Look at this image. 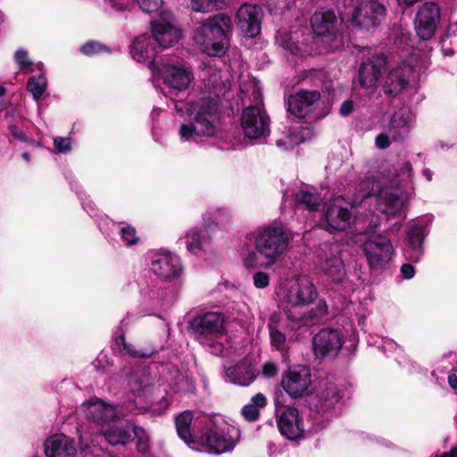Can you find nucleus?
Listing matches in <instances>:
<instances>
[{"mask_svg":"<svg viewBox=\"0 0 457 457\" xmlns=\"http://www.w3.org/2000/svg\"><path fill=\"white\" fill-rule=\"evenodd\" d=\"M253 247L245 246L242 262L245 269H269L278 262L287 252L290 235L280 225H266L257 228L246 236Z\"/></svg>","mask_w":457,"mask_h":457,"instance_id":"obj_1","label":"nucleus"},{"mask_svg":"<svg viewBox=\"0 0 457 457\" xmlns=\"http://www.w3.org/2000/svg\"><path fill=\"white\" fill-rule=\"evenodd\" d=\"M174 109L191 119L179 127L180 142H196L199 137H213L219 131V97L216 93L213 96H202L187 104L174 102Z\"/></svg>","mask_w":457,"mask_h":457,"instance_id":"obj_2","label":"nucleus"},{"mask_svg":"<svg viewBox=\"0 0 457 457\" xmlns=\"http://www.w3.org/2000/svg\"><path fill=\"white\" fill-rule=\"evenodd\" d=\"M232 19L220 12L208 18L195 30L193 39L199 49L209 56H221L229 47Z\"/></svg>","mask_w":457,"mask_h":457,"instance_id":"obj_3","label":"nucleus"},{"mask_svg":"<svg viewBox=\"0 0 457 457\" xmlns=\"http://www.w3.org/2000/svg\"><path fill=\"white\" fill-rule=\"evenodd\" d=\"M252 91V97L255 104L245 108L242 112L241 123L245 135L252 139L266 137L270 132L269 117L261 108L262 90L260 86L252 81L249 88L242 87L241 91Z\"/></svg>","mask_w":457,"mask_h":457,"instance_id":"obj_4","label":"nucleus"},{"mask_svg":"<svg viewBox=\"0 0 457 457\" xmlns=\"http://www.w3.org/2000/svg\"><path fill=\"white\" fill-rule=\"evenodd\" d=\"M325 218L327 225L336 230L346 229L350 227L352 221L354 225L353 230L360 234L371 232L377 228V223L374 221H370L367 226L359 227V223L362 221V219L355 217L352 220V213L348 209L347 204L341 196L336 197L328 204Z\"/></svg>","mask_w":457,"mask_h":457,"instance_id":"obj_5","label":"nucleus"},{"mask_svg":"<svg viewBox=\"0 0 457 457\" xmlns=\"http://www.w3.org/2000/svg\"><path fill=\"white\" fill-rule=\"evenodd\" d=\"M341 395L334 384H329L323 391L316 395L310 402L312 430L321 431L332 417V410L341 399Z\"/></svg>","mask_w":457,"mask_h":457,"instance_id":"obj_6","label":"nucleus"},{"mask_svg":"<svg viewBox=\"0 0 457 457\" xmlns=\"http://www.w3.org/2000/svg\"><path fill=\"white\" fill-rule=\"evenodd\" d=\"M237 445V439L231 435L228 428H220L210 420L204 430L199 435L196 448L201 445L206 447L210 453L221 454L230 452Z\"/></svg>","mask_w":457,"mask_h":457,"instance_id":"obj_7","label":"nucleus"},{"mask_svg":"<svg viewBox=\"0 0 457 457\" xmlns=\"http://www.w3.org/2000/svg\"><path fill=\"white\" fill-rule=\"evenodd\" d=\"M82 410L88 420L102 427L101 435L110 445H114V408L95 398L85 402Z\"/></svg>","mask_w":457,"mask_h":457,"instance_id":"obj_8","label":"nucleus"},{"mask_svg":"<svg viewBox=\"0 0 457 457\" xmlns=\"http://www.w3.org/2000/svg\"><path fill=\"white\" fill-rule=\"evenodd\" d=\"M318 295L319 292L309 277L296 276L287 283L283 299L292 307H304L312 304Z\"/></svg>","mask_w":457,"mask_h":457,"instance_id":"obj_9","label":"nucleus"},{"mask_svg":"<svg viewBox=\"0 0 457 457\" xmlns=\"http://www.w3.org/2000/svg\"><path fill=\"white\" fill-rule=\"evenodd\" d=\"M337 22L335 12L331 10L315 12L311 18L313 33L329 50L336 49L342 44L337 31Z\"/></svg>","mask_w":457,"mask_h":457,"instance_id":"obj_10","label":"nucleus"},{"mask_svg":"<svg viewBox=\"0 0 457 457\" xmlns=\"http://www.w3.org/2000/svg\"><path fill=\"white\" fill-rule=\"evenodd\" d=\"M362 252L372 270L385 269L395 253L391 241L381 235L368 237L362 244Z\"/></svg>","mask_w":457,"mask_h":457,"instance_id":"obj_11","label":"nucleus"},{"mask_svg":"<svg viewBox=\"0 0 457 457\" xmlns=\"http://www.w3.org/2000/svg\"><path fill=\"white\" fill-rule=\"evenodd\" d=\"M317 270L333 282L341 283L346 275L338 245L324 244L318 253Z\"/></svg>","mask_w":457,"mask_h":457,"instance_id":"obj_12","label":"nucleus"},{"mask_svg":"<svg viewBox=\"0 0 457 457\" xmlns=\"http://www.w3.org/2000/svg\"><path fill=\"white\" fill-rule=\"evenodd\" d=\"M154 73L159 75L163 83L173 91H184L194 81L193 71L186 64L161 63Z\"/></svg>","mask_w":457,"mask_h":457,"instance_id":"obj_13","label":"nucleus"},{"mask_svg":"<svg viewBox=\"0 0 457 457\" xmlns=\"http://www.w3.org/2000/svg\"><path fill=\"white\" fill-rule=\"evenodd\" d=\"M410 195L399 188L384 187L376 198L377 209L387 216H405Z\"/></svg>","mask_w":457,"mask_h":457,"instance_id":"obj_14","label":"nucleus"},{"mask_svg":"<svg viewBox=\"0 0 457 457\" xmlns=\"http://www.w3.org/2000/svg\"><path fill=\"white\" fill-rule=\"evenodd\" d=\"M415 79L414 68L405 62H402L388 71L384 79L383 92L389 97H395L411 87Z\"/></svg>","mask_w":457,"mask_h":457,"instance_id":"obj_15","label":"nucleus"},{"mask_svg":"<svg viewBox=\"0 0 457 457\" xmlns=\"http://www.w3.org/2000/svg\"><path fill=\"white\" fill-rule=\"evenodd\" d=\"M311 383V370L307 366L296 365L283 373L280 385L290 397L298 399L307 393Z\"/></svg>","mask_w":457,"mask_h":457,"instance_id":"obj_16","label":"nucleus"},{"mask_svg":"<svg viewBox=\"0 0 457 457\" xmlns=\"http://www.w3.org/2000/svg\"><path fill=\"white\" fill-rule=\"evenodd\" d=\"M386 12L385 0H366L354 10L353 22L361 28L370 29L378 26Z\"/></svg>","mask_w":457,"mask_h":457,"instance_id":"obj_17","label":"nucleus"},{"mask_svg":"<svg viewBox=\"0 0 457 457\" xmlns=\"http://www.w3.org/2000/svg\"><path fill=\"white\" fill-rule=\"evenodd\" d=\"M150 269L164 281L178 278L183 272L180 258L168 252H157L151 256Z\"/></svg>","mask_w":457,"mask_h":457,"instance_id":"obj_18","label":"nucleus"},{"mask_svg":"<svg viewBox=\"0 0 457 457\" xmlns=\"http://www.w3.org/2000/svg\"><path fill=\"white\" fill-rule=\"evenodd\" d=\"M262 10L257 4L245 3L236 12L235 21L245 37H254L262 29Z\"/></svg>","mask_w":457,"mask_h":457,"instance_id":"obj_19","label":"nucleus"},{"mask_svg":"<svg viewBox=\"0 0 457 457\" xmlns=\"http://www.w3.org/2000/svg\"><path fill=\"white\" fill-rule=\"evenodd\" d=\"M259 359L260 353L257 352L256 355L243 358L233 366L224 364L223 367L226 377L233 384L244 386H249L259 375V370L256 368Z\"/></svg>","mask_w":457,"mask_h":457,"instance_id":"obj_20","label":"nucleus"},{"mask_svg":"<svg viewBox=\"0 0 457 457\" xmlns=\"http://www.w3.org/2000/svg\"><path fill=\"white\" fill-rule=\"evenodd\" d=\"M278 429L282 436L292 441H297L305 436V429L297 409L287 407L277 419Z\"/></svg>","mask_w":457,"mask_h":457,"instance_id":"obj_21","label":"nucleus"},{"mask_svg":"<svg viewBox=\"0 0 457 457\" xmlns=\"http://www.w3.org/2000/svg\"><path fill=\"white\" fill-rule=\"evenodd\" d=\"M224 324V316L218 312L198 314L189 322L193 332L202 336L223 334L225 332Z\"/></svg>","mask_w":457,"mask_h":457,"instance_id":"obj_22","label":"nucleus"},{"mask_svg":"<svg viewBox=\"0 0 457 457\" xmlns=\"http://www.w3.org/2000/svg\"><path fill=\"white\" fill-rule=\"evenodd\" d=\"M152 38L162 48L172 46L181 37V32L172 23L170 13H164L161 21L152 23Z\"/></svg>","mask_w":457,"mask_h":457,"instance_id":"obj_23","label":"nucleus"},{"mask_svg":"<svg viewBox=\"0 0 457 457\" xmlns=\"http://www.w3.org/2000/svg\"><path fill=\"white\" fill-rule=\"evenodd\" d=\"M415 123V115L411 110L407 107H402L395 112L387 126V131L393 141L404 139L413 128Z\"/></svg>","mask_w":457,"mask_h":457,"instance_id":"obj_24","label":"nucleus"},{"mask_svg":"<svg viewBox=\"0 0 457 457\" xmlns=\"http://www.w3.org/2000/svg\"><path fill=\"white\" fill-rule=\"evenodd\" d=\"M155 42L150 36L141 35L131 45L130 54L133 59L138 62L147 63L148 68L154 72L160 65L155 62L157 49Z\"/></svg>","mask_w":457,"mask_h":457,"instance_id":"obj_25","label":"nucleus"},{"mask_svg":"<svg viewBox=\"0 0 457 457\" xmlns=\"http://www.w3.org/2000/svg\"><path fill=\"white\" fill-rule=\"evenodd\" d=\"M320 96L318 91H301L292 95L287 100V111L297 118H303L318 104Z\"/></svg>","mask_w":457,"mask_h":457,"instance_id":"obj_26","label":"nucleus"},{"mask_svg":"<svg viewBox=\"0 0 457 457\" xmlns=\"http://www.w3.org/2000/svg\"><path fill=\"white\" fill-rule=\"evenodd\" d=\"M385 66V60L379 56H373L363 61L358 71V81L361 87L373 89L377 87Z\"/></svg>","mask_w":457,"mask_h":457,"instance_id":"obj_27","label":"nucleus"},{"mask_svg":"<svg viewBox=\"0 0 457 457\" xmlns=\"http://www.w3.org/2000/svg\"><path fill=\"white\" fill-rule=\"evenodd\" d=\"M141 301L146 306L158 308L163 306L170 297V288L160 281H146L140 289Z\"/></svg>","mask_w":457,"mask_h":457,"instance_id":"obj_28","label":"nucleus"},{"mask_svg":"<svg viewBox=\"0 0 457 457\" xmlns=\"http://www.w3.org/2000/svg\"><path fill=\"white\" fill-rule=\"evenodd\" d=\"M77 453L73 440L63 434H55L45 442L46 457H77Z\"/></svg>","mask_w":457,"mask_h":457,"instance_id":"obj_29","label":"nucleus"},{"mask_svg":"<svg viewBox=\"0 0 457 457\" xmlns=\"http://www.w3.org/2000/svg\"><path fill=\"white\" fill-rule=\"evenodd\" d=\"M427 226L419 220H412L407 231V258L418 262L422 254V244L426 236Z\"/></svg>","mask_w":457,"mask_h":457,"instance_id":"obj_30","label":"nucleus"},{"mask_svg":"<svg viewBox=\"0 0 457 457\" xmlns=\"http://www.w3.org/2000/svg\"><path fill=\"white\" fill-rule=\"evenodd\" d=\"M193 420V412L187 410L175 417V425L179 437L190 448L196 449V443L199 436L194 432L192 428Z\"/></svg>","mask_w":457,"mask_h":457,"instance_id":"obj_31","label":"nucleus"},{"mask_svg":"<svg viewBox=\"0 0 457 457\" xmlns=\"http://www.w3.org/2000/svg\"><path fill=\"white\" fill-rule=\"evenodd\" d=\"M208 240L209 237L205 228H192L186 234L184 244L190 253H195L204 247Z\"/></svg>","mask_w":457,"mask_h":457,"instance_id":"obj_32","label":"nucleus"},{"mask_svg":"<svg viewBox=\"0 0 457 457\" xmlns=\"http://www.w3.org/2000/svg\"><path fill=\"white\" fill-rule=\"evenodd\" d=\"M381 183L370 177L361 180L357 187V195L354 202H361L363 199L375 196L377 198L380 190H383Z\"/></svg>","mask_w":457,"mask_h":457,"instance_id":"obj_33","label":"nucleus"},{"mask_svg":"<svg viewBox=\"0 0 457 457\" xmlns=\"http://www.w3.org/2000/svg\"><path fill=\"white\" fill-rule=\"evenodd\" d=\"M227 0H190L189 7L195 12L210 13L227 7Z\"/></svg>","mask_w":457,"mask_h":457,"instance_id":"obj_34","label":"nucleus"},{"mask_svg":"<svg viewBox=\"0 0 457 457\" xmlns=\"http://www.w3.org/2000/svg\"><path fill=\"white\" fill-rule=\"evenodd\" d=\"M297 32L287 33L278 31L276 36L277 44L284 50L288 51L292 54H297L302 52L301 46L295 41Z\"/></svg>","mask_w":457,"mask_h":457,"instance_id":"obj_35","label":"nucleus"},{"mask_svg":"<svg viewBox=\"0 0 457 457\" xmlns=\"http://www.w3.org/2000/svg\"><path fill=\"white\" fill-rule=\"evenodd\" d=\"M210 352L213 354H220L221 357L234 360L245 353L244 345H208Z\"/></svg>","mask_w":457,"mask_h":457,"instance_id":"obj_36","label":"nucleus"},{"mask_svg":"<svg viewBox=\"0 0 457 457\" xmlns=\"http://www.w3.org/2000/svg\"><path fill=\"white\" fill-rule=\"evenodd\" d=\"M412 177V166L411 162H405L394 171L393 179L390 181V186L391 187L397 188L402 184L411 182Z\"/></svg>","mask_w":457,"mask_h":457,"instance_id":"obj_37","label":"nucleus"},{"mask_svg":"<svg viewBox=\"0 0 457 457\" xmlns=\"http://www.w3.org/2000/svg\"><path fill=\"white\" fill-rule=\"evenodd\" d=\"M47 85L46 75L41 73L38 76H32L29 79L27 89L32 95L33 98L38 101L46 92Z\"/></svg>","mask_w":457,"mask_h":457,"instance_id":"obj_38","label":"nucleus"},{"mask_svg":"<svg viewBox=\"0 0 457 457\" xmlns=\"http://www.w3.org/2000/svg\"><path fill=\"white\" fill-rule=\"evenodd\" d=\"M295 200L297 204H303L308 210L314 211L320 206L322 198L316 193L302 189L295 195Z\"/></svg>","mask_w":457,"mask_h":457,"instance_id":"obj_39","label":"nucleus"},{"mask_svg":"<svg viewBox=\"0 0 457 457\" xmlns=\"http://www.w3.org/2000/svg\"><path fill=\"white\" fill-rule=\"evenodd\" d=\"M440 7L435 2H426L420 8L415 20L426 21H439Z\"/></svg>","mask_w":457,"mask_h":457,"instance_id":"obj_40","label":"nucleus"},{"mask_svg":"<svg viewBox=\"0 0 457 457\" xmlns=\"http://www.w3.org/2000/svg\"><path fill=\"white\" fill-rule=\"evenodd\" d=\"M344 345H312V351L316 360H332Z\"/></svg>","mask_w":457,"mask_h":457,"instance_id":"obj_41","label":"nucleus"},{"mask_svg":"<svg viewBox=\"0 0 457 457\" xmlns=\"http://www.w3.org/2000/svg\"><path fill=\"white\" fill-rule=\"evenodd\" d=\"M79 51L87 56L112 54V47L101 42L90 40L80 46Z\"/></svg>","mask_w":457,"mask_h":457,"instance_id":"obj_42","label":"nucleus"},{"mask_svg":"<svg viewBox=\"0 0 457 457\" xmlns=\"http://www.w3.org/2000/svg\"><path fill=\"white\" fill-rule=\"evenodd\" d=\"M14 60L18 64L19 68L23 71H33L35 69L42 71L43 63H33V62L29 57L28 51L24 49H19L16 51L14 54Z\"/></svg>","mask_w":457,"mask_h":457,"instance_id":"obj_43","label":"nucleus"},{"mask_svg":"<svg viewBox=\"0 0 457 457\" xmlns=\"http://www.w3.org/2000/svg\"><path fill=\"white\" fill-rule=\"evenodd\" d=\"M137 428V426L130 422L116 425V445H126L131 442Z\"/></svg>","mask_w":457,"mask_h":457,"instance_id":"obj_44","label":"nucleus"},{"mask_svg":"<svg viewBox=\"0 0 457 457\" xmlns=\"http://www.w3.org/2000/svg\"><path fill=\"white\" fill-rule=\"evenodd\" d=\"M415 29L420 38L422 40L430 39L436 29L437 21H426L415 20Z\"/></svg>","mask_w":457,"mask_h":457,"instance_id":"obj_45","label":"nucleus"},{"mask_svg":"<svg viewBox=\"0 0 457 457\" xmlns=\"http://www.w3.org/2000/svg\"><path fill=\"white\" fill-rule=\"evenodd\" d=\"M136 439V447L139 453L145 455L150 451V438L148 433L142 427L134 431L133 440Z\"/></svg>","mask_w":457,"mask_h":457,"instance_id":"obj_46","label":"nucleus"},{"mask_svg":"<svg viewBox=\"0 0 457 457\" xmlns=\"http://www.w3.org/2000/svg\"><path fill=\"white\" fill-rule=\"evenodd\" d=\"M279 320V313H272L270 317L269 328L271 343H284L286 341V337L280 330V326L278 325Z\"/></svg>","mask_w":457,"mask_h":457,"instance_id":"obj_47","label":"nucleus"},{"mask_svg":"<svg viewBox=\"0 0 457 457\" xmlns=\"http://www.w3.org/2000/svg\"><path fill=\"white\" fill-rule=\"evenodd\" d=\"M328 313V305L325 300H319L316 306L303 315L300 320L304 324L314 321L315 320L325 316Z\"/></svg>","mask_w":457,"mask_h":457,"instance_id":"obj_48","label":"nucleus"},{"mask_svg":"<svg viewBox=\"0 0 457 457\" xmlns=\"http://www.w3.org/2000/svg\"><path fill=\"white\" fill-rule=\"evenodd\" d=\"M340 340L337 330L326 328L314 336L312 343H340Z\"/></svg>","mask_w":457,"mask_h":457,"instance_id":"obj_49","label":"nucleus"},{"mask_svg":"<svg viewBox=\"0 0 457 457\" xmlns=\"http://www.w3.org/2000/svg\"><path fill=\"white\" fill-rule=\"evenodd\" d=\"M114 351L112 347L105 348L100 352L96 358V367L102 368L103 370L112 367L113 365Z\"/></svg>","mask_w":457,"mask_h":457,"instance_id":"obj_50","label":"nucleus"},{"mask_svg":"<svg viewBox=\"0 0 457 457\" xmlns=\"http://www.w3.org/2000/svg\"><path fill=\"white\" fill-rule=\"evenodd\" d=\"M138 346H142V345H123L124 350L135 358H148L154 353V349L152 347L141 349Z\"/></svg>","mask_w":457,"mask_h":457,"instance_id":"obj_51","label":"nucleus"},{"mask_svg":"<svg viewBox=\"0 0 457 457\" xmlns=\"http://www.w3.org/2000/svg\"><path fill=\"white\" fill-rule=\"evenodd\" d=\"M120 237L128 246L134 245L139 241L135 228L131 226H124L120 228Z\"/></svg>","mask_w":457,"mask_h":457,"instance_id":"obj_52","label":"nucleus"},{"mask_svg":"<svg viewBox=\"0 0 457 457\" xmlns=\"http://www.w3.org/2000/svg\"><path fill=\"white\" fill-rule=\"evenodd\" d=\"M139 8L148 13L158 12L163 4V0H137Z\"/></svg>","mask_w":457,"mask_h":457,"instance_id":"obj_53","label":"nucleus"},{"mask_svg":"<svg viewBox=\"0 0 457 457\" xmlns=\"http://www.w3.org/2000/svg\"><path fill=\"white\" fill-rule=\"evenodd\" d=\"M243 417L250 422L255 421L260 417V411L259 409L254 406L253 404H251L250 403L245 404L241 411Z\"/></svg>","mask_w":457,"mask_h":457,"instance_id":"obj_54","label":"nucleus"},{"mask_svg":"<svg viewBox=\"0 0 457 457\" xmlns=\"http://www.w3.org/2000/svg\"><path fill=\"white\" fill-rule=\"evenodd\" d=\"M270 275L264 271L258 270L253 277V285L256 288H265L270 285Z\"/></svg>","mask_w":457,"mask_h":457,"instance_id":"obj_55","label":"nucleus"},{"mask_svg":"<svg viewBox=\"0 0 457 457\" xmlns=\"http://www.w3.org/2000/svg\"><path fill=\"white\" fill-rule=\"evenodd\" d=\"M205 75L209 76L206 87L209 89H218L219 87L222 85V81L220 79V75L213 71L212 69H206L205 70Z\"/></svg>","mask_w":457,"mask_h":457,"instance_id":"obj_56","label":"nucleus"},{"mask_svg":"<svg viewBox=\"0 0 457 457\" xmlns=\"http://www.w3.org/2000/svg\"><path fill=\"white\" fill-rule=\"evenodd\" d=\"M278 372V368L276 363L272 361H266L262 365V369L259 374H261L263 378H270L277 376Z\"/></svg>","mask_w":457,"mask_h":457,"instance_id":"obj_57","label":"nucleus"},{"mask_svg":"<svg viewBox=\"0 0 457 457\" xmlns=\"http://www.w3.org/2000/svg\"><path fill=\"white\" fill-rule=\"evenodd\" d=\"M54 144L59 153H66L71 150V141L68 137H55Z\"/></svg>","mask_w":457,"mask_h":457,"instance_id":"obj_58","label":"nucleus"},{"mask_svg":"<svg viewBox=\"0 0 457 457\" xmlns=\"http://www.w3.org/2000/svg\"><path fill=\"white\" fill-rule=\"evenodd\" d=\"M391 140L388 131L387 133H380L376 137V145L379 149H386L390 145Z\"/></svg>","mask_w":457,"mask_h":457,"instance_id":"obj_59","label":"nucleus"},{"mask_svg":"<svg viewBox=\"0 0 457 457\" xmlns=\"http://www.w3.org/2000/svg\"><path fill=\"white\" fill-rule=\"evenodd\" d=\"M9 131L11 135L16 139L22 142H33L30 140L16 125H10Z\"/></svg>","mask_w":457,"mask_h":457,"instance_id":"obj_60","label":"nucleus"},{"mask_svg":"<svg viewBox=\"0 0 457 457\" xmlns=\"http://www.w3.org/2000/svg\"><path fill=\"white\" fill-rule=\"evenodd\" d=\"M250 403L253 404L258 409L263 408L267 404V398L263 394L258 393L251 398Z\"/></svg>","mask_w":457,"mask_h":457,"instance_id":"obj_61","label":"nucleus"},{"mask_svg":"<svg viewBox=\"0 0 457 457\" xmlns=\"http://www.w3.org/2000/svg\"><path fill=\"white\" fill-rule=\"evenodd\" d=\"M169 407V402L164 397L155 405L152 406V412L154 414H162Z\"/></svg>","mask_w":457,"mask_h":457,"instance_id":"obj_62","label":"nucleus"},{"mask_svg":"<svg viewBox=\"0 0 457 457\" xmlns=\"http://www.w3.org/2000/svg\"><path fill=\"white\" fill-rule=\"evenodd\" d=\"M401 273L404 278L410 279L414 277L415 269L412 265L406 263L401 267Z\"/></svg>","mask_w":457,"mask_h":457,"instance_id":"obj_63","label":"nucleus"},{"mask_svg":"<svg viewBox=\"0 0 457 457\" xmlns=\"http://www.w3.org/2000/svg\"><path fill=\"white\" fill-rule=\"evenodd\" d=\"M353 109V103L351 100L345 101L340 107V114L343 116L349 115Z\"/></svg>","mask_w":457,"mask_h":457,"instance_id":"obj_64","label":"nucleus"}]
</instances>
